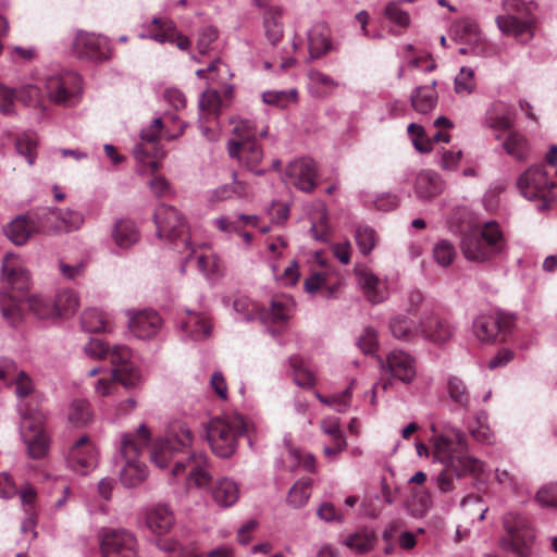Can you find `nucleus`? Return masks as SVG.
I'll return each instance as SVG.
<instances>
[{"label":"nucleus","instance_id":"obj_39","mask_svg":"<svg viewBox=\"0 0 557 557\" xmlns=\"http://www.w3.org/2000/svg\"><path fill=\"white\" fill-rule=\"evenodd\" d=\"M18 411L21 416L20 433L22 438L45 432V414L41 411L30 410L23 404L18 405Z\"/></svg>","mask_w":557,"mask_h":557},{"label":"nucleus","instance_id":"obj_36","mask_svg":"<svg viewBox=\"0 0 557 557\" xmlns=\"http://www.w3.org/2000/svg\"><path fill=\"white\" fill-rule=\"evenodd\" d=\"M212 498L221 508H228L239 498L238 484L228 478L218 480L212 488Z\"/></svg>","mask_w":557,"mask_h":557},{"label":"nucleus","instance_id":"obj_57","mask_svg":"<svg viewBox=\"0 0 557 557\" xmlns=\"http://www.w3.org/2000/svg\"><path fill=\"white\" fill-rule=\"evenodd\" d=\"M27 446L29 457L34 459L42 458L49 450V437L46 432L22 438Z\"/></svg>","mask_w":557,"mask_h":557},{"label":"nucleus","instance_id":"obj_7","mask_svg":"<svg viewBox=\"0 0 557 557\" xmlns=\"http://www.w3.org/2000/svg\"><path fill=\"white\" fill-rule=\"evenodd\" d=\"M504 527L507 536L500 540L502 548L519 557H531L535 534L528 519L519 513H508Z\"/></svg>","mask_w":557,"mask_h":557},{"label":"nucleus","instance_id":"obj_30","mask_svg":"<svg viewBox=\"0 0 557 557\" xmlns=\"http://www.w3.org/2000/svg\"><path fill=\"white\" fill-rule=\"evenodd\" d=\"M451 32L455 38L469 45L474 53L480 52L483 36L476 21L470 17L460 18L453 25Z\"/></svg>","mask_w":557,"mask_h":557},{"label":"nucleus","instance_id":"obj_44","mask_svg":"<svg viewBox=\"0 0 557 557\" xmlns=\"http://www.w3.org/2000/svg\"><path fill=\"white\" fill-rule=\"evenodd\" d=\"M112 237L116 246L129 248L139 239V232L133 221L122 219L114 224Z\"/></svg>","mask_w":557,"mask_h":557},{"label":"nucleus","instance_id":"obj_61","mask_svg":"<svg viewBox=\"0 0 557 557\" xmlns=\"http://www.w3.org/2000/svg\"><path fill=\"white\" fill-rule=\"evenodd\" d=\"M401 2L400 0L388 2L385 7L384 15L391 23L407 28L411 20L409 13L401 9Z\"/></svg>","mask_w":557,"mask_h":557},{"label":"nucleus","instance_id":"obj_59","mask_svg":"<svg viewBox=\"0 0 557 557\" xmlns=\"http://www.w3.org/2000/svg\"><path fill=\"white\" fill-rule=\"evenodd\" d=\"M271 270L275 278L284 286H294L298 282V263L295 260L290 261L282 272L276 262H271Z\"/></svg>","mask_w":557,"mask_h":557},{"label":"nucleus","instance_id":"obj_5","mask_svg":"<svg viewBox=\"0 0 557 557\" xmlns=\"http://www.w3.org/2000/svg\"><path fill=\"white\" fill-rule=\"evenodd\" d=\"M521 195L530 201H539L540 209H546L556 200V186L544 165L527 169L518 178Z\"/></svg>","mask_w":557,"mask_h":557},{"label":"nucleus","instance_id":"obj_56","mask_svg":"<svg viewBox=\"0 0 557 557\" xmlns=\"http://www.w3.org/2000/svg\"><path fill=\"white\" fill-rule=\"evenodd\" d=\"M408 135L414 149L421 153H429L433 150V139L425 133L423 126L417 123L408 125Z\"/></svg>","mask_w":557,"mask_h":557},{"label":"nucleus","instance_id":"obj_53","mask_svg":"<svg viewBox=\"0 0 557 557\" xmlns=\"http://www.w3.org/2000/svg\"><path fill=\"white\" fill-rule=\"evenodd\" d=\"M262 101L270 106L277 108H286L290 103H296L298 100V91L296 88L288 90H268L262 92Z\"/></svg>","mask_w":557,"mask_h":557},{"label":"nucleus","instance_id":"obj_27","mask_svg":"<svg viewBox=\"0 0 557 557\" xmlns=\"http://www.w3.org/2000/svg\"><path fill=\"white\" fill-rule=\"evenodd\" d=\"M78 78L74 75L51 76L46 82V89L49 99L59 104H67L71 102L75 90L71 87L77 83Z\"/></svg>","mask_w":557,"mask_h":557},{"label":"nucleus","instance_id":"obj_26","mask_svg":"<svg viewBox=\"0 0 557 557\" xmlns=\"http://www.w3.org/2000/svg\"><path fill=\"white\" fill-rule=\"evenodd\" d=\"M484 122L485 125L493 131L505 132L513 127L515 116L511 113L509 104L497 100L492 102L487 108Z\"/></svg>","mask_w":557,"mask_h":557},{"label":"nucleus","instance_id":"obj_3","mask_svg":"<svg viewBox=\"0 0 557 557\" xmlns=\"http://www.w3.org/2000/svg\"><path fill=\"white\" fill-rule=\"evenodd\" d=\"M463 257L472 262H486L502 253L506 238L496 221H487L470 227L461 237Z\"/></svg>","mask_w":557,"mask_h":557},{"label":"nucleus","instance_id":"obj_29","mask_svg":"<svg viewBox=\"0 0 557 557\" xmlns=\"http://www.w3.org/2000/svg\"><path fill=\"white\" fill-rule=\"evenodd\" d=\"M175 522L173 510L164 504L152 506L146 515V524L151 532L158 535L168 533Z\"/></svg>","mask_w":557,"mask_h":557},{"label":"nucleus","instance_id":"obj_47","mask_svg":"<svg viewBox=\"0 0 557 557\" xmlns=\"http://www.w3.org/2000/svg\"><path fill=\"white\" fill-rule=\"evenodd\" d=\"M28 306L32 312L39 319L59 318V307L51 297L41 295L32 296L28 299Z\"/></svg>","mask_w":557,"mask_h":557},{"label":"nucleus","instance_id":"obj_45","mask_svg":"<svg viewBox=\"0 0 557 557\" xmlns=\"http://www.w3.org/2000/svg\"><path fill=\"white\" fill-rule=\"evenodd\" d=\"M311 220L310 233L315 240L324 242L327 239V211L323 202H317L309 212Z\"/></svg>","mask_w":557,"mask_h":557},{"label":"nucleus","instance_id":"obj_34","mask_svg":"<svg viewBox=\"0 0 557 557\" xmlns=\"http://www.w3.org/2000/svg\"><path fill=\"white\" fill-rule=\"evenodd\" d=\"M444 189L441 176L430 170H422L418 173L414 182V191L420 199H431Z\"/></svg>","mask_w":557,"mask_h":557},{"label":"nucleus","instance_id":"obj_20","mask_svg":"<svg viewBox=\"0 0 557 557\" xmlns=\"http://www.w3.org/2000/svg\"><path fill=\"white\" fill-rule=\"evenodd\" d=\"M128 329L139 339L154 337L162 326L161 317L152 310L126 311Z\"/></svg>","mask_w":557,"mask_h":557},{"label":"nucleus","instance_id":"obj_1","mask_svg":"<svg viewBox=\"0 0 557 557\" xmlns=\"http://www.w3.org/2000/svg\"><path fill=\"white\" fill-rule=\"evenodd\" d=\"M466 435L454 426H445L442 433L433 436L432 448L434 460L445 466L434 479V483L442 494H449L455 490V480L466 475L480 476L485 472V462L467 454Z\"/></svg>","mask_w":557,"mask_h":557},{"label":"nucleus","instance_id":"obj_42","mask_svg":"<svg viewBox=\"0 0 557 557\" xmlns=\"http://www.w3.org/2000/svg\"><path fill=\"white\" fill-rule=\"evenodd\" d=\"M181 327L196 341L207 338L211 334V323L209 319L191 311L187 312V319L182 321Z\"/></svg>","mask_w":557,"mask_h":557},{"label":"nucleus","instance_id":"obj_22","mask_svg":"<svg viewBox=\"0 0 557 557\" xmlns=\"http://www.w3.org/2000/svg\"><path fill=\"white\" fill-rule=\"evenodd\" d=\"M151 26H156L157 29L141 34L140 38H150L159 44H175L176 47L181 50H186L189 48V38L181 34L171 20L154 17L151 21Z\"/></svg>","mask_w":557,"mask_h":557},{"label":"nucleus","instance_id":"obj_24","mask_svg":"<svg viewBox=\"0 0 557 557\" xmlns=\"http://www.w3.org/2000/svg\"><path fill=\"white\" fill-rule=\"evenodd\" d=\"M358 285L368 301L371 304H381L388 297V287L385 280H381L369 269L356 271Z\"/></svg>","mask_w":557,"mask_h":557},{"label":"nucleus","instance_id":"obj_63","mask_svg":"<svg viewBox=\"0 0 557 557\" xmlns=\"http://www.w3.org/2000/svg\"><path fill=\"white\" fill-rule=\"evenodd\" d=\"M222 100L220 94L215 89H207L202 92L199 100V107L202 111H208L218 115L220 113Z\"/></svg>","mask_w":557,"mask_h":557},{"label":"nucleus","instance_id":"obj_10","mask_svg":"<svg viewBox=\"0 0 557 557\" xmlns=\"http://www.w3.org/2000/svg\"><path fill=\"white\" fill-rule=\"evenodd\" d=\"M101 557H138V542L125 529L106 530L100 537Z\"/></svg>","mask_w":557,"mask_h":557},{"label":"nucleus","instance_id":"obj_21","mask_svg":"<svg viewBox=\"0 0 557 557\" xmlns=\"http://www.w3.org/2000/svg\"><path fill=\"white\" fill-rule=\"evenodd\" d=\"M3 232L5 236L17 246H22L37 233H41V225L38 213L35 216L21 214L9 222Z\"/></svg>","mask_w":557,"mask_h":557},{"label":"nucleus","instance_id":"obj_46","mask_svg":"<svg viewBox=\"0 0 557 557\" xmlns=\"http://www.w3.org/2000/svg\"><path fill=\"white\" fill-rule=\"evenodd\" d=\"M308 78L311 94L319 98L331 95L339 85L338 82L334 81L331 76L318 70H310L308 72Z\"/></svg>","mask_w":557,"mask_h":557},{"label":"nucleus","instance_id":"obj_62","mask_svg":"<svg viewBox=\"0 0 557 557\" xmlns=\"http://www.w3.org/2000/svg\"><path fill=\"white\" fill-rule=\"evenodd\" d=\"M54 301L59 307V317L74 312L79 306L77 294L70 289L60 292Z\"/></svg>","mask_w":557,"mask_h":557},{"label":"nucleus","instance_id":"obj_55","mask_svg":"<svg viewBox=\"0 0 557 557\" xmlns=\"http://www.w3.org/2000/svg\"><path fill=\"white\" fill-rule=\"evenodd\" d=\"M355 239L359 251L364 256L371 253L379 243L376 232L368 225H359L356 228Z\"/></svg>","mask_w":557,"mask_h":557},{"label":"nucleus","instance_id":"obj_17","mask_svg":"<svg viewBox=\"0 0 557 557\" xmlns=\"http://www.w3.org/2000/svg\"><path fill=\"white\" fill-rule=\"evenodd\" d=\"M114 376L126 388L135 387L140 382V373L131 362L132 352L124 345L113 346L109 351Z\"/></svg>","mask_w":557,"mask_h":557},{"label":"nucleus","instance_id":"obj_54","mask_svg":"<svg viewBox=\"0 0 557 557\" xmlns=\"http://www.w3.org/2000/svg\"><path fill=\"white\" fill-rule=\"evenodd\" d=\"M91 410L88 401L73 400L69 407L67 418L74 426H84L91 420Z\"/></svg>","mask_w":557,"mask_h":557},{"label":"nucleus","instance_id":"obj_16","mask_svg":"<svg viewBox=\"0 0 557 557\" xmlns=\"http://www.w3.org/2000/svg\"><path fill=\"white\" fill-rule=\"evenodd\" d=\"M226 148L228 157L236 160L239 165L257 175L264 174V170L258 169L263 159V151L258 141L228 140Z\"/></svg>","mask_w":557,"mask_h":557},{"label":"nucleus","instance_id":"obj_37","mask_svg":"<svg viewBox=\"0 0 557 557\" xmlns=\"http://www.w3.org/2000/svg\"><path fill=\"white\" fill-rule=\"evenodd\" d=\"M502 147L507 154L518 161L527 160L531 149L527 136L513 127L508 129L507 136L503 139Z\"/></svg>","mask_w":557,"mask_h":557},{"label":"nucleus","instance_id":"obj_43","mask_svg":"<svg viewBox=\"0 0 557 557\" xmlns=\"http://www.w3.org/2000/svg\"><path fill=\"white\" fill-rule=\"evenodd\" d=\"M283 11L278 7L269 8L263 15L264 33L268 40L275 45L284 34V26L282 22Z\"/></svg>","mask_w":557,"mask_h":557},{"label":"nucleus","instance_id":"obj_15","mask_svg":"<svg viewBox=\"0 0 557 557\" xmlns=\"http://www.w3.org/2000/svg\"><path fill=\"white\" fill-rule=\"evenodd\" d=\"M455 331L456 326L450 320L433 312L420 319V336L432 344H446L454 337Z\"/></svg>","mask_w":557,"mask_h":557},{"label":"nucleus","instance_id":"obj_19","mask_svg":"<svg viewBox=\"0 0 557 557\" xmlns=\"http://www.w3.org/2000/svg\"><path fill=\"white\" fill-rule=\"evenodd\" d=\"M1 278L12 289L18 292L27 290L30 284V275L24 261L12 252L2 259Z\"/></svg>","mask_w":557,"mask_h":557},{"label":"nucleus","instance_id":"obj_6","mask_svg":"<svg viewBox=\"0 0 557 557\" xmlns=\"http://www.w3.org/2000/svg\"><path fill=\"white\" fill-rule=\"evenodd\" d=\"M295 302L287 295L274 296L270 308L265 309L248 299L242 298L234 301V309L244 314L247 320H260L262 322H285L294 311Z\"/></svg>","mask_w":557,"mask_h":557},{"label":"nucleus","instance_id":"obj_12","mask_svg":"<svg viewBox=\"0 0 557 557\" xmlns=\"http://www.w3.org/2000/svg\"><path fill=\"white\" fill-rule=\"evenodd\" d=\"M171 476L176 479L186 475L197 487H205L211 481L208 459L202 454H189L184 460H176L171 468Z\"/></svg>","mask_w":557,"mask_h":557},{"label":"nucleus","instance_id":"obj_25","mask_svg":"<svg viewBox=\"0 0 557 557\" xmlns=\"http://www.w3.org/2000/svg\"><path fill=\"white\" fill-rule=\"evenodd\" d=\"M321 431L330 436L331 444L323 447L325 457L330 460L337 459L338 455L347 447L346 436L341 428V421L336 417L326 418L321 421Z\"/></svg>","mask_w":557,"mask_h":557},{"label":"nucleus","instance_id":"obj_41","mask_svg":"<svg viewBox=\"0 0 557 557\" xmlns=\"http://www.w3.org/2000/svg\"><path fill=\"white\" fill-rule=\"evenodd\" d=\"M82 329L88 333L112 332L113 325L110 318L96 308L86 309L81 318Z\"/></svg>","mask_w":557,"mask_h":557},{"label":"nucleus","instance_id":"obj_60","mask_svg":"<svg viewBox=\"0 0 557 557\" xmlns=\"http://www.w3.org/2000/svg\"><path fill=\"white\" fill-rule=\"evenodd\" d=\"M476 83L471 67L462 66L455 77V91L461 96H468L474 91Z\"/></svg>","mask_w":557,"mask_h":557},{"label":"nucleus","instance_id":"obj_32","mask_svg":"<svg viewBox=\"0 0 557 557\" xmlns=\"http://www.w3.org/2000/svg\"><path fill=\"white\" fill-rule=\"evenodd\" d=\"M308 50L310 59H319L331 50L330 29L324 22H318L309 29Z\"/></svg>","mask_w":557,"mask_h":557},{"label":"nucleus","instance_id":"obj_11","mask_svg":"<svg viewBox=\"0 0 557 557\" xmlns=\"http://www.w3.org/2000/svg\"><path fill=\"white\" fill-rule=\"evenodd\" d=\"M98 459L99 450L95 442L88 435H83L70 447L66 463L74 472L86 475L97 467Z\"/></svg>","mask_w":557,"mask_h":557},{"label":"nucleus","instance_id":"obj_9","mask_svg":"<svg viewBox=\"0 0 557 557\" xmlns=\"http://www.w3.org/2000/svg\"><path fill=\"white\" fill-rule=\"evenodd\" d=\"M38 215L41 233L46 235L70 233L84 223L83 213L72 209L47 208Z\"/></svg>","mask_w":557,"mask_h":557},{"label":"nucleus","instance_id":"obj_58","mask_svg":"<svg viewBox=\"0 0 557 557\" xmlns=\"http://www.w3.org/2000/svg\"><path fill=\"white\" fill-rule=\"evenodd\" d=\"M457 256L455 246L447 239L438 240L433 247V258L443 268L449 267Z\"/></svg>","mask_w":557,"mask_h":557},{"label":"nucleus","instance_id":"obj_33","mask_svg":"<svg viewBox=\"0 0 557 557\" xmlns=\"http://www.w3.org/2000/svg\"><path fill=\"white\" fill-rule=\"evenodd\" d=\"M162 437L177 448L178 453L187 454V456L191 454L190 448L193 446L194 435L186 423L181 421L172 422Z\"/></svg>","mask_w":557,"mask_h":557},{"label":"nucleus","instance_id":"obj_2","mask_svg":"<svg viewBox=\"0 0 557 557\" xmlns=\"http://www.w3.org/2000/svg\"><path fill=\"white\" fill-rule=\"evenodd\" d=\"M150 438L151 433L144 423L135 432L121 435L117 458L123 463L120 479L125 487H136L147 479L148 469L139 457L143 449L149 444Z\"/></svg>","mask_w":557,"mask_h":557},{"label":"nucleus","instance_id":"obj_31","mask_svg":"<svg viewBox=\"0 0 557 557\" xmlns=\"http://www.w3.org/2000/svg\"><path fill=\"white\" fill-rule=\"evenodd\" d=\"M230 124L232 125L231 132L236 137L234 140L251 143L258 141V139L264 138L268 135V127H259L252 119L234 116L230 120Z\"/></svg>","mask_w":557,"mask_h":557},{"label":"nucleus","instance_id":"obj_35","mask_svg":"<svg viewBox=\"0 0 557 557\" xmlns=\"http://www.w3.org/2000/svg\"><path fill=\"white\" fill-rule=\"evenodd\" d=\"M436 81L429 86L416 87L410 96L412 109L420 114H429L437 104Z\"/></svg>","mask_w":557,"mask_h":557},{"label":"nucleus","instance_id":"obj_64","mask_svg":"<svg viewBox=\"0 0 557 557\" xmlns=\"http://www.w3.org/2000/svg\"><path fill=\"white\" fill-rule=\"evenodd\" d=\"M535 498L542 507L557 508V483L541 487Z\"/></svg>","mask_w":557,"mask_h":557},{"label":"nucleus","instance_id":"obj_28","mask_svg":"<svg viewBox=\"0 0 557 557\" xmlns=\"http://www.w3.org/2000/svg\"><path fill=\"white\" fill-rule=\"evenodd\" d=\"M496 24L503 34L511 35L521 42H527L533 37L532 23L520 20L512 14L498 15Z\"/></svg>","mask_w":557,"mask_h":557},{"label":"nucleus","instance_id":"obj_51","mask_svg":"<svg viewBox=\"0 0 557 557\" xmlns=\"http://www.w3.org/2000/svg\"><path fill=\"white\" fill-rule=\"evenodd\" d=\"M38 138L35 133L25 132L15 140L16 152L26 158L29 165H34L37 157Z\"/></svg>","mask_w":557,"mask_h":557},{"label":"nucleus","instance_id":"obj_40","mask_svg":"<svg viewBox=\"0 0 557 557\" xmlns=\"http://www.w3.org/2000/svg\"><path fill=\"white\" fill-rule=\"evenodd\" d=\"M389 331L394 338L403 342H411L420 335V322L404 314H397L389 321Z\"/></svg>","mask_w":557,"mask_h":557},{"label":"nucleus","instance_id":"obj_4","mask_svg":"<svg viewBox=\"0 0 557 557\" xmlns=\"http://www.w3.org/2000/svg\"><path fill=\"white\" fill-rule=\"evenodd\" d=\"M245 432L246 422L238 414L213 418L206 428L210 447L221 458H228L236 451L238 438Z\"/></svg>","mask_w":557,"mask_h":557},{"label":"nucleus","instance_id":"obj_38","mask_svg":"<svg viewBox=\"0 0 557 557\" xmlns=\"http://www.w3.org/2000/svg\"><path fill=\"white\" fill-rule=\"evenodd\" d=\"M180 455L182 454L178 453L177 448L162 436L158 437L150 447V460L160 469L168 468L172 461L175 463L176 460H180Z\"/></svg>","mask_w":557,"mask_h":557},{"label":"nucleus","instance_id":"obj_50","mask_svg":"<svg viewBox=\"0 0 557 557\" xmlns=\"http://www.w3.org/2000/svg\"><path fill=\"white\" fill-rule=\"evenodd\" d=\"M199 271L208 280H218L224 274V264L214 253L199 255L197 257Z\"/></svg>","mask_w":557,"mask_h":557},{"label":"nucleus","instance_id":"obj_14","mask_svg":"<svg viewBox=\"0 0 557 557\" xmlns=\"http://www.w3.org/2000/svg\"><path fill=\"white\" fill-rule=\"evenodd\" d=\"M153 220L160 238L174 240L186 232L184 216L172 206L161 203L157 207Z\"/></svg>","mask_w":557,"mask_h":557},{"label":"nucleus","instance_id":"obj_8","mask_svg":"<svg viewBox=\"0 0 557 557\" xmlns=\"http://www.w3.org/2000/svg\"><path fill=\"white\" fill-rule=\"evenodd\" d=\"M515 326V315L506 312H482L472 322V334L482 344L503 342Z\"/></svg>","mask_w":557,"mask_h":557},{"label":"nucleus","instance_id":"obj_52","mask_svg":"<svg viewBox=\"0 0 557 557\" xmlns=\"http://www.w3.org/2000/svg\"><path fill=\"white\" fill-rule=\"evenodd\" d=\"M449 398L461 408L470 406V392L466 383L458 376H450L447 381Z\"/></svg>","mask_w":557,"mask_h":557},{"label":"nucleus","instance_id":"obj_49","mask_svg":"<svg viewBox=\"0 0 557 557\" xmlns=\"http://www.w3.org/2000/svg\"><path fill=\"white\" fill-rule=\"evenodd\" d=\"M374 542L375 535L373 532L361 530L349 534L343 541V544L357 554H366L373 548Z\"/></svg>","mask_w":557,"mask_h":557},{"label":"nucleus","instance_id":"obj_13","mask_svg":"<svg viewBox=\"0 0 557 557\" xmlns=\"http://www.w3.org/2000/svg\"><path fill=\"white\" fill-rule=\"evenodd\" d=\"M73 50L79 59L104 61L111 57L108 39L102 36L78 32L73 42Z\"/></svg>","mask_w":557,"mask_h":557},{"label":"nucleus","instance_id":"obj_48","mask_svg":"<svg viewBox=\"0 0 557 557\" xmlns=\"http://www.w3.org/2000/svg\"><path fill=\"white\" fill-rule=\"evenodd\" d=\"M311 485L312 480L310 478L296 481L288 492L287 504L295 509L305 506L311 495Z\"/></svg>","mask_w":557,"mask_h":557},{"label":"nucleus","instance_id":"obj_23","mask_svg":"<svg viewBox=\"0 0 557 557\" xmlns=\"http://www.w3.org/2000/svg\"><path fill=\"white\" fill-rule=\"evenodd\" d=\"M383 368L389 372L392 377L407 384L411 383L417 375L414 358L404 350L391 351Z\"/></svg>","mask_w":557,"mask_h":557},{"label":"nucleus","instance_id":"obj_18","mask_svg":"<svg viewBox=\"0 0 557 557\" xmlns=\"http://www.w3.org/2000/svg\"><path fill=\"white\" fill-rule=\"evenodd\" d=\"M318 169L315 162L310 158H300L290 162L285 172L286 183L297 189L311 193L315 187Z\"/></svg>","mask_w":557,"mask_h":557}]
</instances>
